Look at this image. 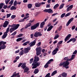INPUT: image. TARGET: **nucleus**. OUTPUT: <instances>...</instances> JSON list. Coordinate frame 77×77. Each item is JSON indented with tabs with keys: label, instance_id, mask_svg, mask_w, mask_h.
<instances>
[{
	"label": "nucleus",
	"instance_id": "5",
	"mask_svg": "<svg viewBox=\"0 0 77 77\" xmlns=\"http://www.w3.org/2000/svg\"><path fill=\"white\" fill-rule=\"evenodd\" d=\"M39 26V23H37L34 24L33 26H32L31 27V29L32 30H34L36 29Z\"/></svg>",
	"mask_w": 77,
	"mask_h": 77
},
{
	"label": "nucleus",
	"instance_id": "62",
	"mask_svg": "<svg viewBox=\"0 0 77 77\" xmlns=\"http://www.w3.org/2000/svg\"><path fill=\"white\" fill-rule=\"evenodd\" d=\"M41 42H39L37 44V46H40V45H41Z\"/></svg>",
	"mask_w": 77,
	"mask_h": 77
},
{
	"label": "nucleus",
	"instance_id": "43",
	"mask_svg": "<svg viewBox=\"0 0 77 77\" xmlns=\"http://www.w3.org/2000/svg\"><path fill=\"white\" fill-rule=\"evenodd\" d=\"M11 15V14H7V18H8L10 17Z\"/></svg>",
	"mask_w": 77,
	"mask_h": 77
},
{
	"label": "nucleus",
	"instance_id": "8",
	"mask_svg": "<svg viewBox=\"0 0 77 77\" xmlns=\"http://www.w3.org/2000/svg\"><path fill=\"white\" fill-rule=\"evenodd\" d=\"M31 49V48L30 47H28L24 49V53L25 54H26V53H29V50Z\"/></svg>",
	"mask_w": 77,
	"mask_h": 77
},
{
	"label": "nucleus",
	"instance_id": "33",
	"mask_svg": "<svg viewBox=\"0 0 77 77\" xmlns=\"http://www.w3.org/2000/svg\"><path fill=\"white\" fill-rule=\"evenodd\" d=\"M6 45H3L1 46V49H5V48H6Z\"/></svg>",
	"mask_w": 77,
	"mask_h": 77
},
{
	"label": "nucleus",
	"instance_id": "55",
	"mask_svg": "<svg viewBox=\"0 0 77 77\" xmlns=\"http://www.w3.org/2000/svg\"><path fill=\"white\" fill-rule=\"evenodd\" d=\"M62 29V26H60L59 27V29H58L59 31H60Z\"/></svg>",
	"mask_w": 77,
	"mask_h": 77
},
{
	"label": "nucleus",
	"instance_id": "2",
	"mask_svg": "<svg viewBox=\"0 0 77 77\" xmlns=\"http://www.w3.org/2000/svg\"><path fill=\"white\" fill-rule=\"evenodd\" d=\"M39 60V57H38L35 56L34 57V59L33 61V63L32 64V66H33L32 67V69H35L37 68V66H39L41 63L39 62H37Z\"/></svg>",
	"mask_w": 77,
	"mask_h": 77
},
{
	"label": "nucleus",
	"instance_id": "27",
	"mask_svg": "<svg viewBox=\"0 0 77 77\" xmlns=\"http://www.w3.org/2000/svg\"><path fill=\"white\" fill-rule=\"evenodd\" d=\"M24 54V50H22V51H20L19 53V55L20 56H22L23 54Z\"/></svg>",
	"mask_w": 77,
	"mask_h": 77
},
{
	"label": "nucleus",
	"instance_id": "17",
	"mask_svg": "<svg viewBox=\"0 0 77 77\" xmlns=\"http://www.w3.org/2000/svg\"><path fill=\"white\" fill-rule=\"evenodd\" d=\"M8 35V34L4 33V34L2 36V39H5L6 38V36Z\"/></svg>",
	"mask_w": 77,
	"mask_h": 77
},
{
	"label": "nucleus",
	"instance_id": "57",
	"mask_svg": "<svg viewBox=\"0 0 77 77\" xmlns=\"http://www.w3.org/2000/svg\"><path fill=\"white\" fill-rule=\"evenodd\" d=\"M23 64V63H20L18 65V67H20V66H21V65H22Z\"/></svg>",
	"mask_w": 77,
	"mask_h": 77
},
{
	"label": "nucleus",
	"instance_id": "31",
	"mask_svg": "<svg viewBox=\"0 0 77 77\" xmlns=\"http://www.w3.org/2000/svg\"><path fill=\"white\" fill-rule=\"evenodd\" d=\"M70 40H71V41H72L73 42H75L76 41V39L74 38H72L70 39Z\"/></svg>",
	"mask_w": 77,
	"mask_h": 77
},
{
	"label": "nucleus",
	"instance_id": "53",
	"mask_svg": "<svg viewBox=\"0 0 77 77\" xmlns=\"http://www.w3.org/2000/svg\"><path fill=\"white\" fill-rule=\"evenodd\" d=\"M2 42V44L3 45H5L6 44V42H4L3 41H1Z\"/></svg>",
	"mask_w": 77,
	"mask_h": 77
},
{
	"label": "nucleus",
	"instance_id": "18",
	"mask_svg": "<svg viewBox=\"0 0 77 77\" xmlns=\"http://www.w3.org/2000/svg\"><path fill=\"white\" fill-rule=\"evenodd\" d=\"M53 28V26H50L47 29V32H50V30H51Z\"/></svg>",
	"mask_w": 77,
	"mask_h": 77
},
{
	"label": "nucleus",
	"instance_id": "19",
	"mask_svg": "<svg viewBox=\"0 0 77 77\" xmlns=\"http://www.w3.org/2000/svg\"><path fill=\"white\" fill-rule=\"evenodd\" d=\"M49 62H48L45 64V65L44 67L45 68H48L49 65V64H50Z\"/></svg>",
	"mask_w": 77,
	"mask_h": 77
},
{
	"label": "nucleus",
	"instance_id": "59",
	"mask_svg": "<svg viewBox=\"0 0 77 77\" xmlns=\"http://www.w3.org/2000/svg\"><path fill=\"white\" fill-rule=\"evenodd\" d=\"M75 26H73L72 27V30H74L75 29Z\"/></svg>",
	"mask_w": 77,
	"mask_h": 77
},
{
	"label": "nucleus",
	"instance_id": "38",
	"mask_svg": "<svg viewBox=\"0 0 77 77\" xmlns=\"http://www.w3.org/2000/svg\"><path fill=\"white\" fill-rule=\"evenodd\" d=\"M45 77H51V76H50V73H48Z\"/></svg>",
	"mask_w": 77,
	"mask_h": 77
},
{
	"label": "nucleus",
	"instance_id": "23",
	"mask_svg": "<svg viewBox=\"0 0 77 77\" xmlns=\"http://www.w3.org/2000/svg\"><path fill=\"white\" fill-rule=\"evenodd\" d=\"M30 41H28L25 43H24L23 44V46H26V45H27L28 44H29V43H30Z\"/></svg>",
	"mask_w": 77,
	"mask_h": 77
},
{
	"label": "nucleus",
	"instance_id": "49",
	"mask_svg": "<svg viewBox=\"0 0 77 77\" xmlns=\"http://www.w3.org/2000/svg\"><path fill=\"white\" fill-rule=\"evenodd\" d=\"M53 59H50V60H49V61H48V63H49V62L50 63H50H51V62H53Z\"/></svg>",
	"mask_w": 77,
	"mask_h": 77
},
{
	"label": "nucleus",
	"instance_id": "39",
	"mask_svg": "<svg viewBox=\"0 0 77 77\" xmlns=\"http://www.w3.org/2000/svg\"><path fill=\"white\" fill-rule=\"evenodd\" d=\"M3 5H4V4L3 3H1L0 4V9H2V8H3Z\"/></svg>",
	"mask_w": 77,
	"mask_h": 77
},
{
	"label": "nucleus",
	"instance_id": "24",
	"mask_svg": "<svg viewBox=\"0 0 77 77\" xmlns=\"http://www.w3.org/2000/svg\"><path fill=\"white\" fill-rule=\"evenodd\" d=\"M45 24V22H42L40 24V27L41 28H42L44 27V26Z\"/></svg>",
	"mask_w": 77,
	"mask_h": 77
},
{
	"label": "nucleus",
	"instance_id": "9",
	"mask_svg": "<svg viewBox=\"0 0 77 77\" xmlns=\"http://www.w3.org/2000/svg\"><path fill=\"white\" fill-rule=\"evenodd\" d=\"M35 44H36V40H35L33 42H32L29 44V45H30L29 47H32V46L35 45Z\"/></svg>",
	"mask_w": 77,
	"mask_h": 77
},
{
	"label": "nucleus",
	"instance_id": "11",
	"mask_svg": "<svg viewBox=\"0 0 77 77\" xmlns=\"http://www.w3.org/2000/svg\"><path fill=\"white\" fill-rule=\"evenodd\" d=\"M59 50V49L58 48H56L52 52V54L53 55H55L57 53V51Z\"/></svg>",
	"mask_w": 77,
	"mask_h": 77
},
{
	"label": "nucleus",
	"instance_id": "1",
	"mask_svg": "<svg viewBox=\"0 0 77 77\" xmlns=\"http://www.w3.org/2000/svg\"><path fill=\"white\" fill-rule=\"evenodd\" d=\"M63 60H66V61L64 62L63 63H61L59 64V66H63V67L64 68H65L66 69H67L69 68L68 65H69V59L68 58V57H65L64 58Z\"/></svg>",
	"mask_w": 77,
	"mask_h": 77
},
{
	"label": "nucleus",
	"instance_id": "12",
	"mask_svg": "<svg viewBox=\"0 0 77 77\" xmlns=\"http://www.w3.org/2000/svg\"><path fill=\"white\" fill-rule=\"evenodd\" d=\"M71 35L70 34H68L64 39L65 41H67L69 40V38H71Z\"/></svg>",
	"mask_w": 77,
	"mask_h": 77
},
{
	"label": "nucleus",
	"instance_id": "6",
	"mask_svg": "<svg viewBox=\"0 0 77 77\" xmlns=\"http://www.w3.org/2000/svg\"><path fill=\"white\" fill-rule=\"evenodd\" d=\"M44 12H48V13H51L52 14L53 13V10L51 9L50 8L49 9H46L44 10Z\"/></svg>",
	"mask_w": 77,
	"mask_h": 77
},
{
	"label": "nucleus",
	"instance_id": "4",
	"mask_svg": "<svg viewBox=\"0 0 77 77\" xmlns=\"http://www.w3.org/2000/svg\"><path fill=\"white\" fill-rule=\"evenodd\" d=\"M42 49L41 48L39 47L38 48H36V55L37 56H39V54H41V50Z\"/></svg>",
	"mask_w": 77,
	"mask_h": 77
},
{
	"label": "nucleus",
	"instance_id": "3",
	"mask_svg": "<svg viewBox=\"0 0 77 77\" xmlns=\"http://www.w3.org/2000/svg\"><path fill=\"white\" fill-rule=\"evenodd\" d=\"M19 26H20V24H17L15 25V27L11 28L10 29V33H12V32H13V31H14L15 30L17 29L18 28V27H19Z\"/></svg>",
	"mask_w": 77,
	"mask_h": 77
},
{
	"label": "nucleus",
	"instance_id": "46",
	"mask_svg": "<svg viewBox=\"0 0 77 77\" xmlns=\"http://www.w3.org/2000/svg\"><path fill=\"white\" fill-rule=\"evenodd\" d=\"M35 17H38V15H39V13L37 12H36L35 14Z\"/></svg>",
	"mask_w": 77,
	"mask_h": 77
},
{
	"label": "nucleus",
	"instance_id": "61",
	"mask_svg": "<svg viewBox=\"0 0 77 77\" xmlns=\"http://www.w3.org/2000/svg\"><path fill=\"white\" fill-rule=\"evenodd\" d=\"M34 35L33 34H31V35H30L31 38H33Z\"/></svg>",
	"mask_w": 77,
	"mask_h": 77
},
{
	"label": "nucleus",
	"instance_id": "42",
	"mask_svg": "<svg viewBox=\"0 0 77 77\" xmlns=\"http://www.w3.org/2000/svg\"><path fill=\"white\" fill-rule=\"evenodd\" d=\"M14 6H17V1H15L14 3Z\"/></svg>",
	"mask_w": 77,
	"mask_h": 77
},
{
	"label": "nucleus",
	"instance_id": "22",
	"mask_svg": "<svg viewBox=\"0 0 77 77\" xmlns=\"http://www.w3.org/2000/svg\"><path fill=\"white\" fill-rule=\"evenodd\" d=\"M26 63H23L21 66V67L23 68V69H24V68H25L26 67Z\"/></svg>",
	"mask_w": 77,
	"mask_h": 77
},
{
	"label": "nucleus",
	"instance_id": "30",
	"mask_svg": "<svg viewBox=\"0 0 77 77\" xmlns=\"http://www.w3.org/2000/svg\"><path fill=\"white\" fill-rule=\"evenodd\" d=\"M14 0H11L8 3L9 5H10L11 6L13 5V3H14Z\"/></svg>",
	"mask_w": 77,
	"mask_h": 77
},
{
	"label": "nucleus",
	"instance_id": "35",
	"mask_svg": "<svg viewBox=\"0 0 77 77\" xmlns=\"http://www.w3.org/2000/svg\"><path fill=\"white\" fill-rule=\"evenodd\" d=\"M22 39L23 38H19L17 39L16 41H17V42H19V41H21Z\"/></svg>",
	"mask_w": 77,
	"mask_h": 77
},
{
	"label": "nucleus",
	"instance_id": "51",
	"mask_svg": "<svg viewBox=\"0 0 77 77\" xmlns=\"http://www.w3.org/2000/svg\"><path fill=\"white\" fill-rule=\"evenodd\" d=\"M17 33V32L15 31L13 33L11 34V35L14 36V35H15Z\"/></svg>",
	"mask_w": 77,
	"mask_h": 77
},
{
	"label": "nucleus",
	"instance_id": "7",
	"mask_svg": "<svg viewBox=\"0 0 77 77\" xmlns=\"http://www.w3.org/2000/svg\"><path fill=\"white\" fill-rule=\"evenodd\" d=\"M42 36V34L40 32H36L34 35L35 37H38L39 36Z\"/></svg>",
	"mask_w": 77,
	"mask_h": 77
},
{
	"label": "nucleus",
	"instance_id": "63",
	"mask_svg": "<svg viewBox=\"0 0 77 77\" xmlns=\"http://www.w3.org/2000/svg\"><path fill=\"white\" fill-rule=\"evenodd\" d=\"M28 1V0H24L23 1V3H27Z\"/></svg>",
	"mask_w": 77,
	"mask_h": 77
},
{
	"label": "nucleus",
	"instance_id": "26",
	"mask_svg": "<svg viewBox=\"0 0 77 77\" xmlns=\"http://www.w3.org/2000/svg\"><path fill=\"white\" fill-rule=\"evenodd\" d=\"M17 9V8L15 7L14 6H12L10 8V10H15Z\"/></svg>",
	"mask_w": 77,
	"mask_h": 77
},
{
	"label": "nucleus",
	"instance_id": "64",
	"mask_svg": "<svg viewBox=\"0 0 77 77\" xmlns=\"http://www.w3.org/2000/svg\"><path fill=\"white\" fill-rule=\"evenodd\" d=\"M31 23H29L28 24H27V25H28V26H29L30 27V26H31Z\"/></svg>",
	"mask_w": 77,
	"mask_h": 77
},
{
	"label": "nucleus",
	"instance_id": "50",
	"mask_svg": "<svg viewBox=\"0 0 77 77\" xmlns=\"http://www.w3.org/2000/svg\"><path fill=\"white\" fill-rule=\"evenodd\" d=\"M33 58H32L30 60V63H32L33 61Z\"/></svg>",
	"mask_w": 77,
	"mask_h": 77
},
{
	"label": "nucleus",
	"instance_id": "20",
	"mask_svg": "<svg viewBox=\"0 0 77 77\" xmlns=\"http://www.w3.org/2000/svg\"><path fill=\"white\" fill-rule=\"evenodd\" d=\"M62 77H66L67 76V73H66L64 72L61 74Z\"/></svg>",
	"mask_w": 77,
	"mask_h": 77
},
{
	"label": "nucleus",
	"instance_id": "36",
	"mask_svg": "<svg viewBox=\"0 0 77 77\" xmlns=\"http://www.w3.org/2000/svg\"><path fill=\"white\" fill-rule=\"evenodd\" d=\"M59 6V5L58 4H56L54 7V9H55L57 8Z\"/></svg>",
	"mask_w": 77,
	"mask_h": 77
},
{
	"label": "nucleus",
	"instance_id": "28",
	"mask_svg": "<svg viewBox=\"0 0 77 77\" xmlns=\"http://www.w3.org/2000/svg\"><path fill=\"white\" fill-rule=\"evenodd\" d=\"M64 5H65L64 4H63V3L62 4L60 5V7L59 9H62V8H63V6H64Z\"/></svg>",
	"mask_w": 77,
	"mask_h": 77
},
{
	"label": "nucleus",
	"instance_id": "32",
	"mask_svg": "<svg viewBox=\"0 0 77 77\" xmlns=\"http://www.w3.org/2000/svg\"><path fill=\"white\" fill-rule=\"evenodd\" d=\"M57 73V71L56 70L54 71V72H53L51 74V76H53L54 75H55Z\"/></svg>",
	"mask_w": 77,
	"mask_h": 77
},
{
	"label": "nucleus",
	"instance_id": "21",
	"mask_svg": "<svg viewBox=\"0 0 77 77\" xmlns=\"http://www.w3.org/2000/svg\"><path fill=\"white\" fill-rule=\"evenodd\" d=\"M74 57H75V55L72 54V55L71 57V58L69 59V61H71L74 59Z\"/></svg>",
	"mask_w": 77,
	"mask_h": 77
},
{
	"label": "nucleus",
	"instance_id": "29",
	"mask_svg": "<svg viewBox=\"0 0 77 77\" xmlns=\"http://www.w3.org/2000/svg\"><path fill=\"white\" fill-rule=\"evenodd\" d=\"M32 4H29L28 5V7L29 9H30L32 8Z\"/></svg>",
	"mask_w": 77,
	"mask_h": 77
},
{
	"label": "nucleus",
	"instance_id": "47",
	"mask_svg": "<svg viewBox=\"0 0 77 77\" xmlns=\"http://www.w3.org/2000/svg\"><path fill=\"white\" fill-rule=\"evenodd\" d=\"M15 17H16V15H12L11 16V18L12 19H14V18Z\"/></svg>",
	"mask_w": 77,
	"mask_h": 77
},
{
	"label": "nucleus",
	"instance_id": "41",
	"mask_svg": "<svg viewBox=\"0 0 77 77\" xmlns=\"http://www.w3.org/2000/svg\"><path fill=\"white\" fill-rule=\"evenodd\" d=\"M62 42H63V41H60L59 42H58V43L57 44V46H58L60 44H61Z\"/></svg>",
	"mask_w": 77,
	"mask_h": 77
},
{
	"label": "nucleus",
	"instance_id": "13",
	"mask_svg": "<svg viewBox=\"0 0 77 77\" xmlns=\"http://www.w3.org/2000/svg\"><path fill=\"white\" fill-rule=\"evenodd\" d=\"M73 7V5H71L67 8L66 11L67 12H68V11H71V10L72 9Z\"/></svg>",
	"mask_w": 77,
	"mask_h": 77
},
{
	"label": "nucleus",
	"instance_id": "56",
	"mask_svg": "<svg viewBox=\"0 0 77 77\" xmlns=\"http://www.w3.org/2000/svg\"><path fill=\"white\" fill-rule=\"evenodd\" d=\"M50 8V4H48V5H46V8Z\"/></svg>",
	"mask_w": 77,
	"mask_h": 77
},
{
	"label": "nucleus",
	"instance_id": "15",
	"mask_svg": "<svg viewBox=\"0 0 77 77\" xmlns=\"http://www.w3.org/2000/svg\"><path fill=\"white\" fill-rule=\"evenodd\" d=\"M41 5V3L39 2L36 3H35V7H40Z\"/></svg>",
	"mask_w": 77,
	"mask_h": 77
},
{
	"label": "nucleus",
	"instance_id": "44",
	"mask_svg": "<svg viewBox=\"0 0 77 77\" xmlns=\"http://www.w3.org/2000/svg\"><path fill=\"white\" fill-rule=\"evenodd\" d=\"M11 0H5V2L6 5H8V3L10 2Z\"/></svg>",
	"mask_w": 77,
	"mask_h": 77
},
{
	"label": "nucleus",
	"instance_id": "16",
	"mask_svg": "<svg viewBox=\"0 0 77 77\" xmlns=\"http://www.w3.org/2000/svg\"><path fill=\"white\" fill-rule=\"evenodd\" d=\"M28 71H29V68L28 67H26L24 69V72H27Z\"/></svg>",
	"mask_w": 77,
	"mask_h": 77
},
{
	"label": "nucleus",
	"instance_id": "60",
	"mask_svg": "<svg viewBox=\"0 0 77 77\" xmlns=\"http://www.w3.org/2000/svg\"><path fill=\"white\" fill-rule=\"evenodd\" d=\"M19 52H20V50H19L17 51H15V53L16 54H17V53H19Z\"/></svg>",
	"mask_w": 77,
	"mask_h": 77
},
{
	"label": "nucleus",
	"instance_id": "45",
	"mask_svg": "<svg viewBox=\"0 0 77 77\" xmlns=\"http://www.w3.org/2000/svg\"><path fill=\"white\" fill-rule=\"evenodd\" d=\"M66 14L65 13H63L60 16L61 18H63V17H65V15Z\"/></svg>",
	"mask_w": 77,
	"mask_h": 77
},
{
	"label": "nucleus",
	"instance_id": "25",
	"mask_svg": "<svg viewBox=\"0 0 77 77\" xmlns=\"http://www.w3.org/2000/svg\"><path fill=\"white\" fill-rule=\"evenodd\" d=\"M39 72V69H35V70H34V73L35 74H37V73H38V72Z\"/></svg>",
	"mask_w": 77,
	"mask_h": 77
},
{
	"label": "nucleus",
	"instance_id": "48",
	"mask_svg": "<svg viewBox=\"0 0 77 77\" xmlns=\"http://www.w3.org/2000/svg\"><path fill=\"white\" fill-rule=\"evenodd\" d=\"M23 34H20L19 35H18V38H20V37H21V36H23Z\"/></svg>",
	"mask_w": 77,
	"mask_h": 77
},
{
	"label": "nucleus",
	"instance_id": "58",
	"mask_svg": "<svg viewBox=\"0 0 77 77\" xmlns=\"http://www.w3.org/2000/svg\"><path fill=\"white\" fill-rule=\"evenodd\" d=\"M7 7H8V5H4V6L3 8L4 9H6V8H7Z\"/></svg>",
	"mask_w": 77,
	"mask_h": 77
},
{
	"label": "nucleus",
	"instance_id": "40",
	"mask_svg": "<svg viewBox=\"0 0 77 77\" xmlns=\"http://www.w3.org/2000/svg\"><path fill=\"white\" fill-rule=\"evenodd\" d=\"M71 14V13L70 12L68 13L65 15V17H68V16H69V15H70Z\"/></svg>",
	"mask_w": 77,
	"mask_h": 77
},
{
	"label": "nucleus",
	"instance_id": "34",
	"mask_svg": "<svg viewBox=\"0 0 77 77\" xmlns=\"http://www.w3.org/2000/svg\"><path fill=\"white\" fill-rule=\"evenodd\" d=\"M58 37H59V35H55V37L54 38V39H56L57 38H58Z\"/></svg>",
	"mask_w": 77,
	"mask_h": 77
},
{
	"label": "nucleus",
	"instance_id": "37",
	"mask_svg": "<svg viewBox=\"0 0 77 77\" xmlns=\"http://www.w3.org/2000/svg\"><path fill=\"white\" fill-rule=\"evenodd\" d=\"M9 27H8L6 29V32L4 33H7V34H8V33L9 32Z\"/></svg>",
	"mask_w": 77,
	"mask_h": 77
},
{
	"label": "nucleus",
	"instance_id": "52",
	"mask_svg": "<svg viewBox=\"0 0 77 77\" xmlns=\"http://www.w3.org/2000/svg\"><path fill=\"white\" fill-rule=\"evenodd\" d=\"M23 21H24V19H23L19 20V22L20 23H21V22H23Z\"/></svg>",
	"mask_w": 77,
	"mask_h": 77
},
{
	"label": "nucleus",
	"instance_id": "10",
	"mask_svg": "<svg viewBox=\"0 0 77 77\" xmlns=\"http://www.w3.org/2000/svg\"><path fill=\"white\" fill-rule=\"evenodd\" d=\"M74 20V18L72 17V18H70L68 21L67 23L66 24V26H68L69 25V24L71 23L72 21H73V20Z\"/></svg>",
	"mask_w": 77,
	"mask_h": 77
},
{
	"label": "nucleus",
	"instance_id": "54",
	"mask_svg": "<svg viewBox=\"0 0 77 77\" xmlns=\"http://www.w3.org/2000/svg\"><path fill=\"white\" fill-rule=\"evenodd\" d=\"M77 53V50H75L74 52L73 53V54H76Z\"/></svg>",
	"mask_w": 77,
	"mask_h": 77
},
{
	"label": "nucleus",
	"instance_id": "14",
	"mask_svg": "<svg viewBox=\"0 0 77 77\" xmlns=\"http://www.w3.org/2000/svg\"><path fill=\"white\" fill-rule=\"evenodd\" d=\"M8 24H9V22L8 21H5L4 23L3 26V27H6L8 26Z\"/></svg>",
	"mask_w": 77,
	"mask_h": 77
}]
</instances>
